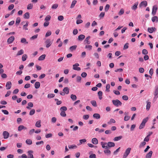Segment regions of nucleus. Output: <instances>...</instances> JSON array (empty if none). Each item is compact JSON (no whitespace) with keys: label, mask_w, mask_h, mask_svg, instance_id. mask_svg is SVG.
I'll return each instance as SVG.
<instances>
[{"label":"nucleus","mask_w":158,"mask_h":158,"mask_svg":"<svg viewBox=\"0 0 158 158\" xmlns=\"http://www.w3.org/2000/svg\"><path fill=\"white\" fill-rule=\"evenodd\" d=\"M112 102L113 104L116 107H118L119 106H121L122 105V102L118 99L113 100Z\"/></svg>","instance_id":"f257e3e1"},{"label":"nucleus","mask_w":158,"mask_h":158,"mask_svg":"<svg viewBox=\"0 0 158 158\" xmlns=\"http://www.w3.org/2000/svg\"><path fill=\"white\" fill-rule=\"evenodd\" d=\"M148 120V117L143 119L141 123L140 124L139 127V129H142L145 126V123L147 122Z\"/></svg>","instance_id":"f03ea898"},{"label":"nucleus","mask_w":158,"mask_h":158,"mask_svg":"<svg viewBox=\"0 0 158 158\" xmlns=\"http://www.w3.org/2000/svg\"><path fill=\"white\" fill-rule=\"evenodd\" d=\"M131 150V148H128L126 149V150L123 156V158H127V156L130 153Z\"/></svg>","instance_id":"7ed1b4c3"},{"label":"nucleus","mask_w":158,"mask_h":158,"mask_svg":"<svg viewBox=\"0 0 158 158\" xmlns=\"http://www.w3.org/2000/svg\"><path fill=\"white\" fill-rule=\"evenodd\" d=\"M79 65V64L77 63H75L73 65V69L78 71H80L81 70V68L80 67H78Z\"/></svg>","instance_id":"20e7f679"},{"label":"nucleus","mask_w":158,"mask_h":158,"mask_svg":"<svg viewBox=\"0 0 158 158\" xmlns=\"http://www.w3.org/2000/svg\"><path fill=\"white\" fill-rule=\"evenodd\" d=\"M45 43L46 44V47L48 48L52 44V42L51 41L50 39H47L45 41Z\"/></svg>","instance_id":"39448f33"},{"label":"nucleus","mask_w":158,"mask_h":158,"mask_svg":"<svg viewBox=\"0 0 158 158\" xmlns=\"http://www.w3.org/2000/svg\"><path fill=\"white\" fill-rule=\"evenodd\" d=\"M158 85H156L155 87V91L154 93L155 96L154 98L156 99L158 97Z\"/></svg>","instance_id":"423d86ee"},{"label":"nucleus","mask_w":158,"mask_h":158,"mask_svg":"<svg viewBox=\"0 0 158 158\" xmlns=\"http://www.w3.org/2000/svg\"><path fill=\"white\" fill-rule=\"evenodd\" d=\"M9 133L7 131H4L3 132L2 135L5 139H7L9 137Z\"/></svg>","instance_id":"0eeeda50"},{"label":"nucleus","mask_w":158,"mask_h":158,"mask_svg":"<svg viewBox=\"0 0 158 158\" xmlns=\"http://www.w3.org/2000/svg\"><path fill=\"white\" fill-rule=\"evenodd\" d=\"M14 40V37L13 36H12L7 39V42L9 44H10L12 43Z\"/></svg>","instance_id":"6e6552de"},{"label":"nucleus","mask_w":158,"mask_h":158,"mask_svg":"<svg viewBox=\"0 0 158 158\" xmlns=\"http://www.w3.org/2000/svg\"><path fill=\"white\" fill-rule=\"evenodd\" d=\"M157 10V6L154 5L153 6L152 8V14L153 15H156V11Z\"/></svg>","instance_id":"1a4fd4ad"},{"label":"nucleus","mask_w":158,"mask_h":158,"mask_svg":"<svg viewBox=\"0 0 158 158\" xmlns=\"http://www.w3.org/2000/svg\"><path fill=\"white\" fill-rule=\"evenodd\" d=\"M156 30L155 27H148V32L150 33H152L154 31H155Z\"/></svg>","instance_id":"9d476101"},{"label":"nucleus","mask_w":158,"mask_h":158,"mask_svg":"<svg viewBox=\"0 0 158 158\" xmlns=\"http://www.w3.org/2000/svg\"><path fill=\"white\" fill-rule=\"evenodd\" d=\"M11 85V83L10 81H8L6 85V89H10Z\"/></svg>","instance_id":"9b49d317"},{"label":"nucleus","mask_w":158,"mask_h":158,"mask_svg":"<svg viewBox=\"0 0 158 158\" xmlns=\"http://www.w3.org/2000/svg\"><path fill=\"white\" fill-rule=\"evenodd\" d=\"M107 146L108 147L111 148L112 147H114L115 146V143H114L109 142L107 143Z\"/></svg>","instance_id":"f8f14e48"},{"label":"nucleus","mask_w":158,"mask_h":158,"mask_svg":"<svg viewBox=\"0 0 158 158\" xmlns=\"http://www.w3.org/2000/svg\"><path fill=\"white\" fill-rule=\"evenodd\" d=\"M28 158H34L33 155L32 154L33 153V151L31 150L29 151L28 152Z\"/></svg>","instance_id":"ddd939ff"},{"label":"nucleus","mask_w":158,"mask_h":158,"mask_svg":"<svg viewBox=\"0 0 158 158\" xmlns=\"http://www.w3.org/2000/svg\"><path fill=\"white\" fill-rule=\"evenodd\" d=\"M90 38V36H88L85 38L84 41V42L85 43V44H90L91 42L89 40V39Z\"/></svg>","instance_id":"4468645a"},{"label":"nucleus","mask_w":158,"mask_h":158,"mask_svg":"<svg viewBox=\"0 0 158 158\" xmlns=\"http://www.w3.org/2000/svg\"><path fill=\"white\" fill-rule=\"evenodd\" d=\"M147 5V2L146 1H144L141 2L139 6L140 7L142 6H144V7H146Z\"/></svg>","instance_id":"2eb2a0df"},{"label":"nucleus","mask_w":158,"mask_h":158,"mask_svg":"<svg viewBox=\"0 0 158 158\" xmlns=\"http://www.w3.org/2000/svg\"><path fill=\"white\" fill-rule=\"evenodd\" d=\"M101 144L102 146V147L103 148H105V149L108 148V146L107 145H107L106 143L102 142L101 143Z\"/></svg>","instance_id":"dca6fc26"},{"label":"nucleus","mask_w":158,"mask_h":158,"mask_svg":"<svg viewBox=\"0 0 158 158\" xmlns=\"http://www.w3.org/2000/svg\"><path fill=\"white\" fill-rule=\"evenodd\" d=\"M152 151H150L146 155V158H151L152 154Z\"/></svg>","instance_id":"f3484780"},{"label":"nucleus","mask_w":158,"mask_h":158,"mask_svg":"<svg viewBox=\"0 0 158 158\" xmlns=\"http://www.w3.org/2000/svg\"><path fill=\"white\" fill-rule=\"evenodd\" d=\"M41 121L40 120L37 121L35 124V126L37 127L40 128L41 127Z\"/></svg>","instance_id":"a211bd4d"},{"label":"nucleus","mask_w":158,"mask_h":158,"mask_svg":"<svg viewBox=\"0 0 158 158\" xmlns=\"http://www.w3.org/2000/svg\"><path fill=\"white\" fill-rule=\"evenodd\" d=\"M33 105L32 102H29L27 104V106L26 107V108L29 110L31 109L30 107H32Z\"/></svg>","instance_id":"6ab92c4d"},{"label":"nucleus","mask_w":158,"mask_h":158,"mask_svg":"<svg viewBox=\"0 0 158 158\" xmlns=\"http://www.w3.org/2000/svg\"><path fill=\"white\" fill-rule=\"evenodd\" d=\"M85 38V35L81 34L78 37V40L79 41L83 40Z\"/></svg>","instance_id":"aec40b11"},{"label":"nucleus","mask_w":158,"mask_h":158,"mask_svg":"<svg viewBox=\"0 0 158 158\" xmlns=\"http://www.w3.org/2000/svg\"><path fill=\"white\" fill-rule=\"evenodd\" d=\"M93 117L97 119H99L100 118V115L98 113L94 114L93 115Z\"/></svg>","instance_id":"412c9836"},{"label":"nucleus","mask_w":158,"mask_h":158,"mask_svg":"<svg viewBox=\"0 0 158 158\" xmlns=\"http://www.w3.org/2000/svg\"><path fill=\"white\" fill-rule=\"evenodd\" d=\"M26 129L27 128L23 125H20L18 128V131H21L23 129Z\"/></svg>","instance_id":"4be33fe9"},{"label":"nucleus","mask_w":158,"mask_h":158,"mask_svg":"<svg viewBox=\"0 0 158 158\" xmlns=\"http://www.w3.org/2000/svg\"><path fill=\"white\" fill-rule=\"evenodd\" d=\"M138 4V2H136L135 4L131 7V9L133 10H136L137 8V6Z\"/></svg>","instance_id":"5701e85b"},{"label":"nucleus","mask_w":158,"mask_h":158,"mask_svg":"<svg viewBox=\"0 0 158 158\" xmlns=\"http://www.w3.org/2000/svg\"><path fill=\"white\" fill-rule=\"evenodd\" d=\"M63 91L65 94H68L69 92V89L68 87H65L64 88Z\"/></svg>","instance_id":"b1692460"},{"label":"nucleus","mask_w":158,"mask_h":158,"mask_svg":"<svg viewBox=\"0 0 158 158\" xmlns=\"http://www.w3.org/2000/svg\"><path fill=\"white\" fill-rule=\"evenodd\" d=\"M92 143L94 144H97L98 143V140L96 138H93L92 140Z\"/></svg>","instance_id":"393cba45"},{"label":"nucleus","mask_w":158,"mask_h":158,"mask_svg":"<svg viewBox=\"0 0 158 158\" xmlns=\"http://www.w3.org/2000/svg\"><path fill=\"white\" fill-rule=\"evenodd\" d=\"M30 17V14L29 12H26L23 15V17L25 19H28Z\"/></svg>","instance_id":"a878e982"},{"label":"nucleus","mask_w":158,"mask_h":158,"mask_svg":"<svg viewBox=\"0 0 158 158\" xmlns=\"http://www.w3.org/2000/svg\"><path fill=\"white\" fill-rule=\"evenodd\" d=\"M152 20L153 22L156 21V22H158V18L157 16H154L152 18Z\"/></svg>","instance_id":"bb28decb"},{"label":"nucleus","mask_w":158,"mask_h":158,"mask_svg":"<svg viewBox=\"0 0 158 158\" xmlns=\"http://www.w3.org/2000/svg\"><path fill=\"white\" fill-rule=\"evenodd\" d=\"M122 138V136H119L115 137L113 139V140L114 141H118L120 140Z\"/></svg>","instance_id":"cd10ccee"},{"label":"nucleus","mask_w":158,"mask_h":158,"mask_svg":"<svg viewBox=\"0 0 158 158\" xmlns=\"http://www.w3.org/2000/svg\"><path fill=\"white\" fill-rule=\"evenodd\" d=\"M104 150V153L107 155H110L111 154L110 151L108 149V148Z\"/></svg>","instance_id":"c85d7f7f"},{"label":"nucleus","mask_w":158,"mask_h":158,"mask_svg":"<svg viewBox=\"0 0 158 158\" xmlns=\"http://www.w3.org/2000/svg\"><path fill=\"white\" fill-rule=\"evenodd\" d=\"M40 86V83L39 82H36L35 84V88L37 89L39 88Z\"/></svg>","instance_id":"c756f323"},{"label":"nucleus","mask_w":158,"mask_h":158,"mask_svg":"<svg viewBox=\"0 0 158 158\" xmlns=\"http://www.w3.org/2000/svg\"><path fill=\"white\" fill-rule=\"evenodd\" d=\"M45 56L46 55L45 54H43L39 57L38 60H43L45 59Z\"/></svg>","instance_id":"7c9ffc66"},{"label":"nucleus","mask_w":158,"mask_h":158,"mask_svg":"<svg viewBox=\"0 0 158 158\" xmlns=\"http://www.w3.org/2000/svg\"><path fill=\"white\" fill-rule=\"evenodd\" d=\"M151 103L150 102H147V105L146 106V109L148 111L150 107Z\"/></svg>","instance_id":"2f4dec72"},{"label":"nucleus","mask_w":158,"mask_h":158,"mask_svg":"<svg viewBox=\"0 0 158 158\" xmlns=\"http://www.w3.org/2000/svg\"><path fill=\"white\" fill-rule=\"evenodd\" d=\"M77 2V1L76 0H74L72 3L71 6H70V8H73L75 6V4H76V3Z\"/></svg>","instance_id":"473e14b6"},{"label":"nucleus","mask_w":158,"mask_h":158,"mask_svg":"<svg viewBox=\"0 0 158 158\" xmlns=\"http://www.w3.org/2000/svg\"><path fill=\"white\" fill-rule=\"evenodd\" d=\"M86 141V140L85 139H81L79 140V143H78V145H80L84 143H85Z\"/></svg>","instance_id":"72a5a7b5"},{"label":"nucleus","mask_w":158,"mask_h":158,"mask_svg":"<svg viewBox=\"0 0 158 158\" xmlns=\"http://www.w3.org/2000/svg\"><path fill=\"white\" fill-rule=\"evenodd\" d=\"M98 95L99 96V98L101 100L102 99V91H99L98 92Z\"/></svg>","instance_id":"f704fd0d"},{"label":"nucleus","mask_w":158,"mask_h":158,"mask_svg":"<svg viewBox=\"0 0 158 158\" xmlns=\"http://www.w3.org/2000/svg\"><path fill=\"white\" fill-rule=\"evenodd\" d=\"M146 142L144 141L142 142L139 145V148H142L144 146L146 145Z\"/></svg>","instance_id":"c9c22d12"},{"label":"nucleus","mask_w":158,"mask_h":158,"mask_svg":"<svg viewBox=\"0 0 158 158\" xmlns=\"http://www.w3.org/2000/svg\"><path fill=\"white\" fill-rule=\"evenodd\" d=\"M26 143L28 145H31L32 144V141L30 139H27L26 141Z\"/></svg>","instance_id":"e433bc0d"},{"label":"nucleus","mask_w":158,"mask_h":158,"mask_svg":"<svg viewBox=\"0 0 158 158\" xmlns=\"http://www.w3.org/2000/svg\"><path fill=\"white\" fill-rule=\"evenodd\" d=\"M90 103L93 106H94V107H96L97 106V103L95 101V100L91 101L90 102Z\"/></svg>","instance_id":"4c0bfd02"},{"label":"nucleus","mask_w":158,"mask_h":158,"mask_svg":"<svg viewBox=\"0 0 158 158\" xmlns=\"http://www.w3.org/2000/svg\"><path fill=\"white\" fill-rule=\"evenodd\" d=\"M21 42L22 43H26L27 44L28 43V42L26 41V40L25 38H23L21 39Z\"/></svg>","instance_id":"58836bf2"},{"label":"nucleus","mask_w":158,"mask_h":158,"mask_svg":"<svg viewBox=\"0 0 158 158\" xmlns=\"http://www.w3.org/2000/svg\"><path fill=\"white\" fill-rule=\"evenodd\" d=\"M70 98L73 101H75L77 99V97L75 95L71 94Z\"/></svg>","instance_id":"ea45409f"},{"label":"nucleus","mask_w":158,"mask_h":158,"mask_svg":"<svg viewBox=\"0 0 158 158\" xmlns=\"http://www.w3.org/2000/svg\"><path fill=\"white\" fill-rule=\"evenodd\" d=\"M24 52V51L23 49H21L19 51L17 54V56H19L23 54Z\"/></svg>","instance_id":"a19ab883"},{"label":"nucleus","mask_w":158,"mask_h":158,"mask_svg":"<svg viewBox=\"0 0 158 158\" xmlns=\"http://www.w3.org/2000/svg\"><path fill=\"white\" fill-rule=\"evenodd\" d=\"M68 147H69V149L76 148H77V146L75 145H69Z\"/></svg>","instance_id":"79ce46f5"},{"label":"nucleus","mask_w":158,"mask_h":158,"mask_svg":"<svg viewBox=\"0 0 158 158\" xmlns=\"http://www.w3.org/2000/svg\"><path fill=\"white\" fill-rule=\"evenodd\" d=\"M52 34V32L50 31H48L46 34L45 36L47 37H48L51 35Z\"/></svg>","instance_id":"37998d69"},{"label":"nucleus","mask_w":158,"mask_h":158,"mask_svg":"<svg viewBox=\"0 0 158 158\" xmlns=\"http://www.w3.org/2000/svg\"><path fill=\"white\" fill-rule=\"evenodd\" d=\"M77 46L76 45H74L70 47L69 48L70 50L73 51L76 49Z\"/></svg>","instance_id":"c03bdc74"},{"label":"nucleus","mask_w":158,"mask_h":158,"mask_svg":"<svg viewBox=\"0 0 158 158\" xmlns=\"http://www.w3.org/2000/svg\"><path fill=\"white\" fill-rule=\"evenodd\" d=\"M115 123V120L112 118H111L110 120V121L107 122V123L108 124H110L111 123Z\"/></svg>","instance_id":"a18cd8bd"},{"label":"nucleus","mask_w":158,"mask_h":158,"mask_svg":"<svg viewBox=\"0 0 158 158\" xmlns=\"http://www.w3.org/2000/svg\"><path fill=\"white\" fill-rule=\"evenodd\" d=\"M27 58V56L26 54H23L22 58V60L23 61H25L26 60Z\"/></svg>","instance_id":"49530a36"},{"label":"nucleus","mask_w":158,"mask_h":158,"mask_svg":"<svg viewBox=\"0 0 158 158\" xmlns=\"http://www.w3.org/2000/svg\"><path fill=\"white\" fill-rule=\"evenodd\" d=\"M58 5L57 4H53L52 7V8L53 9H56L58 7Z\"/></svg>","instance_id":"de8ad7c7"},{"label":"nucleus","mask_w":158,"mask_h":158,"mask_svg":"<svg viewBox=\"0 0 158 158\" xmlns=\"http://www.w3.org/2000/svg\"><path fill=\"white\" fill-rule=\"evenodd\" d=\"M60 110L61 111H64L67 110V108L65 106H62L60 108Z\"/></svg>","instance_id":"09e8293b"},{"label":"nucleus","mask_w":158,"mask_h":158,"mask_svg":"<svg viewBox=\"0 0 158 158\" xmlns=\"http://www.w3.org/2000/svg\"><path fill=\"white\" fill-rule=\"evenodd\" d=\"M35 112V109H32L30 111L29 113V115H33Z\"/></svg>","instance_id":"8fccbe9b"},{"label":"nucleus","mask_w":158,"mask_h":158,"mask_svg":"<svg viewBox=\"0 0 158 158\" xmlns=\"http://www.w3.org/2000/svg\"><path fill=\"white\" fill-rule=\"evenodd\" d=\"M55 96V94H49L48 95V98H52Z\"/></svg>","instance_id":"3c124183"},{"label":"nucleus","mask_w":158,"mask_h":158,"mask_svg":"<svg viewBox=\"0 0 158 158\" xmlns=\"http://www.w3.org/2000/svg\"><path fill=\"white\" fill-rule=\"evenodd\" d=\"M33 7V5L32 4L30 3L28 4L27 6V9L28 10L31 9Z\"/></svg>","instance_id":"603ef678"},{"label":"nucleus","mask_w":158,"mask_h":158,"mask_svg":"<svg viewBox=\"0 0 158 158\" xmlns=\"http://www.w3.org/2000/svg\"><path fill=\"white\" fill-rule=\"evenodd\" d=\"M60 115L62 117H65L66 115L65 112L63 111H61V112L60 113Z\"/></svg>","instance_id":"864d4df0"},{"label":"nucleus","mask_w":158,"mask_h":158,"mask_svg":"<svg viewBox=\"0 0 158 158\" xmlns=\"http://www.w3.org/2000/svg\"><path fill=\"white\" fill-rule=\"evenodd\" d=\"M85 48H87L89 50H91L92 48V46L90 45H86L85 46Z\"/></svg>","instance_id":"5fc2aeb1"},{"label":"nucleus","mask_w":158,"mask_h":158,"mask_svg":"<svg viewBox=\"0 0 158 158\" xmlns=\"http://www.w3.org/2000/svg\"><path fill=\"white\" fill-rule=\"evenodd\" d=\"M20 18L19 17H18L16 19V24H19V23L20 22Z\"/></svg>","instance_id":"6e6d98bb"},{"label":"nucleus","mask_w":158,"mask_h":158,"mask_svg":"<svg viewBox=\"0 0 158 158\" xmlns=\"http://www.w3.org/2000/svg\"><path fill=\"white\" fill-rule=\"evenodd\" d=\"M51 17L50 15H48L45 18V20L47 21H49L51 19Z\"/></svg>","instance_id":"4d7b16f0"},{"label":"nucleus","mask_w":158,"mask_h":158,"mask_svg":"<svg viewBox=\"0 0 158 158\" xmlns=\"http://www.w3.org/2000/svg\"><path fill=\"white\" fill-rule=\"evenodd\" d=\"M81 77L80 76H77L76 77L77 81L78 82H81Z\"/></svg>","instance_id":"13d9d810"},{"label":"nucleus","mask_w":158,"mask_h":158,"mask_svg":"<svg viewBox=\"0 0 158 158\" xmlns=\"http://www.w3.org/2000/svg\"><path fill=\"white\" fill-rule=\"evenodd\" d=\"M109 8L110 5L109 4H107L105 8V11L107 12Z\"/></svg>","instance_id":"bf43d9fd"},{"label":"nucleus","mask_w":158,"mask_h":158,"mask_svg":"<svg viewBox=\"0 0 158 158\" xmlns=\"http://www.w3.org/2000/svg\"><path fill=\"white\" fill-rule=\"evenodd\" d=\"M38 35H35L33 36H32L31 38H30V39L31 40H33L35 39H36L38 37Z\"/></svg>","instance_id":"052dcab7"},{"label":"nucleus","mask_w":158,"mask_h":158,"mask_svg":"<svg viewBox=\"0 0 158 158\" xmlns=\"http://www.w3.org/2000/svg\"><path fill=\"white\" fill-rule=\"evenodd\" d=\"M124 12V10L123 9H120L119 13L118 15H122Z\"/></svg>","instance_id":"680f3d73"},{"label":"nucleus","mask_w":158,"mask_h":158,"mask_svg":"<svg viewBox=\"0 0 158 158\" xmlns=\"http://www.w3.org/2000/svg\"><path fill=\"white\" fill-rule=\"evenodd\" d=\"M58 19L59 21H61L64 19V17L63 16L60 15L58 16Z\"/></svg>","instance_id":"e2e57ef3"},{"label":"nucleus","mask_w":158,"mask_h":158,"mask_svg":"<svg viewBox=\"0 0 158 158\" xmlns=\"http://www.w3.org/2000/svg\"><path fill=\"white\" fill-rule=\"evenodd\" d=\"M105 15V13L104 12H102L99 15V17L101 18H102L104 17Z\"/></svg>","instance_id":"0e129e2a"},{"label":"nucleus","mask_w":158,"mask_h":158,"mask_svg":"<svg viewBox=\"0 0 158 158\" xmlns=\"http://www.w3.org/2000/svg\"><path fill=\"white\" fill-rule=\"evenodd\" d=\"M130 118V117L129 116H125L124 117V120L125 121L128 120Z\"/></svg>","instance_id":"69168bd1"},{"label":"nucleus","mask_w":158,"mask_h":158,"mask_svg":"<svg viewBox=\"0 0 158 158\" xmlns=\"http://www.w3.org/2000/svg\"><path fill=\"white\" fill-rule=\"evenodd\" d=\"M142 53L144 55H146L148 53V52L146 49H144L142 50Z\"/></svg>","instance_id":"338daca9"},{"label":"nucleus","mask_w":158,"mask_h":158,"mask_svg":"<svg viewBox=\"0 0 158 158\" xmlns=\"http://www.w3.org/2000/svg\"><path fill=\"white\" fill-rule=\"evenodd\" d=\"M89 158H96V155L94 154H91L89 156Z\"/></svg>","instance_id":"774afa93"}]
</instances>
